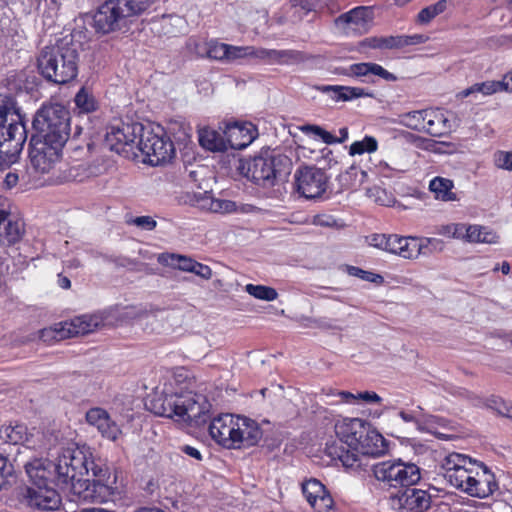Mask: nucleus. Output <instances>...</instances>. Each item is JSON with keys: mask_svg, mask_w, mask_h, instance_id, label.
I'll list each match as a JSON object with an SVG mask.
<instances>
[{"mask_svg": "<svg viewBox=\"0 0 512 512\" xmlns=\"http://www.w3.org/2000/svg\"><path fill=\"white\" fill-rule=\"evenodd\" d=\"M146 407L158 416L201 425L209 418L211 404L206 396L193 391H177L169 382L155 388Z\"/></svg>", "mask_w": 512, "mask_h": 512, "instance_id": "f257e3e1", "label": "nucleus"}, {"mask_svg": "<svg viewBox=\"0 0 512 512\" xmlns=\"http://www.w3.org/2000/svg\"><path fill=\"white\" fill-rule=\"evenodd\" d=\"M443 469L444 478L451 486L472 497L486 498L498 489L494 473L483 463L465 455H448Z\"/></svg>", "mask_w": 512, "mask_h": 512, "instance_id": "f03ea898", "label": "nucleus"}, {"mask_svg": "<svg viewBox=\"0 0 512 512\" xmlns=\"http://www.w3.org/2000/svg\"><path fill=\"white\" fill-rule=\"evenodd\" d=\"M78 49L67 37L41 49L37 57L39 73L49 82L66 84L78 74Z\"/></svg>", "mask_w": 512, "mask_h": 512, "instance_id": "7ed1b4c3", "label": "nucleus"}, {"mask_svg": "<svg viewBox=\"0 0 512 512\" xmlns=\"http://www.w3.org/2000/svg\"><path fill=\"white\" fill-rule=\"evenodd\" d=\"M27 139L23 117L11 95H0V164L17 161Z\"/></svg>", "mask_w": 512, "mask_h": 512, "instance_id": "20e7f679", "label": "nucleus"}, {"mask_svg": "<svg viewBox=\"0 0 512 512\" xmlns=\"http://www.w3.org/2000/svg\"><path fill=\"white\" fill-rule=\"evenodd\" d=\"M153 3L154 0H105L93 15V27L101 34L122 31L148 11Z\"/></svg>", "mask_w": 512, "mask_h": 512, "instance_id": "39448f33", "label": "nucleus"}, {"mask_svg": "<svg viewBox=\"0 0 512 512\" xmlns=\"http://www.w3.org/2000/svg\"><path fill=\"white\" fill-rule=\"evenodd\" d=\"M289 166L288 157L266 148L252 158L240 160L238 170L254 184L270 188L279 178L289 173Z\"/></svg>", "mask_w": 512, "mask_h": 512, "instance_id": "423d86ee", "label": "nucleus"}, {"mask_svg": "<svg viewBox=\"0 0 512 512\" xmlns=\"http://www.w3.org/2000/svg\"><path fill=\"white\" fill-rule=\"evenodd\" d=\"M32 126L36 138L65 145L70 135V113L61 104H44L37 110Z\"/></svg>", "mask_w": 512, "mask_h": 512, "instance_id": "0eeeda50", "label": "nucleus"}, {"mask_svg": "<svg viewBox=\"0 0 512 512\" xmlns=\"http://www.w3.org/2000/svg\"><path fill=\"white\" fill-rule=\"evenodd\" d=\"M372 471L379 482L393 488H409L421 479L419 466L400 458L376 463Z\"/></svg>", "mask_w": 512, "mask_h": 512, "instance_id": "6e6552de", "label": "nucleus"}, {"mask_svg": "<svg viewBox=\"0 0 512 512\" xmlns=\"http://www.w3.org/2000/svg\"><path fill=\"white\" fill-rule=\"evenodd\" d=\"M94 479H80L71 487L79 500L95 503H106L113 500L115 488L109 484L110 473L108 468L94 465L91 468Z\"/></svg>", "mask_w": 512, "mask_h": 512, "instance_id": "1a4fd4ad", "label": "nucleus"}, {"mask_svg": "<svg viewBox=\"0 0 512 512\" xmlns=\"http://www.w3.org/2000/svg\"><path fill=\"white\" fill-rule=\"evenodd\" d=\"M399 123L409 129L440 137L449 132L451 125L440 109L415 110L399 115Z\"/></svg>", "mask_w": 512, "mask_h": 512, "instance_id": "9d476101", "label": "nucleus"}, {"mask_svg": "<svg viewBox=\"0 0 512 512\" xmlns=\"http://www.w3.org/2000/svg\"><path fill=\"white\" fill-rule=\"evenodd\" d=\"M138 147L144 156L143 161L151 166L169 162L175 154L174 145L167 136L144 128L140 134Z\"/></svg>", "mask_w": 512, "mask_h": 512, "instance_id": "9b49d317", "label": "nucleus"}, {"mask_svg": "<svg viewBox=\"0 0 512 512\" xmlns=\"http://www.w3.org/2000/svg\"><path fill=\"white\" fill-rule=\"evenodd\" d=\"M64 145L50 143L49 141L32 137L29 157L32 168L40 173H49L62 156Z\"/></svg>", "mask_w": 512, "mask_h": 512, "instance_id": "f8f14e48", "label": "nucleus"}, {"mask_svg": "<svg viewBox=\"0 0 512 512\" xmlns=\"http://www.w3.org/2000/svg\"><path fill=\"white\" fill-rule=\"evenodd\" d=\"M296 191L306 199H316L327 189L326 173L314 166L300 167L294 174Z\"/></svg>", "mask_w": 512, "mask_h": 512, "instance_id": "ddd939ff", "label": "nucleus"}, {"mask_svg": "<svg viewBox=\"0 0 512 512\" xmlns=\"http://www.w3.org/2000/svg\"><path fill=\"white\" fill-rule=\"evenodd\" d=\"M434 250H441L443 242L437 238L402 237L393 234L390 253L404 259H416L420 255H428Z\"/></svg>", "mask_w": 512, "mask_h": 512, "instance_id": "4468645a", "label": "nucleus"}, {"mask_svg": "<svg viewBox=\"0 0 512 512\" xmlns=\"http://www.w3.org/2000/svg\"><path fill=\"white\" fill-rule=\"evenodd\" d=\"M374 13L370 6H358L335 19L336 28L346 36L367 33L373 22Z\"/></svg>", "mask_w": 512, "mask_h": 512, "instance_id": "2eb2a0df", "label": "nucleus"}, {"mask_svg": "<svg viewBox=\"0 0 512 512\" xmlns=\"http://www.w3.org/2000/svg\"><path fill=\"white\" fill-rule=\"evenodd\" d=\"M389 501L399 512H425L431 507L432 496L427 490L409 487L391 495Z\"/></svg>", "mask_w": 512, "mask_h": 512, "instance_id": "dca6fc26", "label": "nucleus"}, {"mask_svg": "<svg viewBox=\"0 0 512 512\" xmlns=\"http://www.w3.org/2000/svg\"><path fill=\"white\" fill-rule=\"evenodd\" d=\"M143 126L137 122L128 123L122 120L113 121L107 128L105 141L110 150L121 153L125 146L135 142Z\"/></svg>", "mask_w": 512, "mask_h": 512, "instance_id": "f3484780", "label": "nucleus"}, {"mask_svg": "<svg viewBox=\"0 0 512 512\" xmlns=\"http://www.w3.org/2000/svg\"><path fill=\"white\" fill-rule=\"evenodd\" d=\"M24 500L31 508L56 510L61 505V497L51 484L30 485L24 493Z\"/></svg>", "mask_w": 512, "mask_h": 512, "instance_id": "a211bd4d", "label": "nucleus"}, {"mask_svg": "<svg viewBox=\"0 0 512 512\" xmlns=\"http://www.w3.org/2000/svg\"><path fill=\"white\" fill-rule=\"evenodd\" d=\"M86 422L97 429L101 436L115 442L122 436L120 425L111 418L107 410L101 407H92L85 414Z\"/></svg>", "mask_w": 512, "mask_h": 512, "instance_id": "6ab92c4d", "label": "nucleus"}, {"mask_svg": "<svg viewBox=\"0 0 512 512\" xmlns=\"http://www.w3.org/2000/svg\"><path fill=\"white\" fill-rule=\"evenodd\" d=\"M367 429L368 421L361 418H343L335 424L336 436L352 450H356Z\"/></svg>", "mask_w": 512, "mask_h": 512, "instance_id": "aec40b11", "label": "nucleus"}, {"mask_svg": "<svg viewBox=\"0 0 512 512\" xmlns=\"http://www.w3.org/2000/svg\"><path fill=\"white\" fill-rule=\"evenodd\" d=\"M302 493L316 512H328L333 507V498L325 486L311 478L302 483Z\"/></svg>", "mask_w": 512, "mask_h": 512, "instance_id": "412c9836", "label": "nucleus"}, {"mask_svg": "<svg viewBox=\"0 0 512 512\" xmlns=\"http://www.w3.org/2000/svg\"><path fill=\"white\" fill-rule=\"evenodd\" d=\"M236 422L237 416L232 414H222L215 417L209 425L211 437L223 447L235 449L233 437L235 436Z\"/></svg>", "mask_w": 512, "mask_h": 512, "instance_id": "4be33fe9", "label": "nucleus"}, {"mask_svg": "<svg viewBox=\"0 0 512 512\" xmlns=\"http://www.w3.org/2000/svg\"><path fill=\"white\" fill-rule=\"evenodd\" d=\"M224 135L226 137L227 150H242L249 146L257 137L256 127L249 122L239 124L233 123L227 125Z\"/></svg>", "mask_w": 512, "mask_h": 512, "instance_id": "5701e85b", "label": "nucleus"}, {"mask_svg": "<svg viewBox=\"0 0 512 512\" xmlns=\"http://www.w3.org/2000/svg\"><path fill=\"white\" fill-rule=\"evenodd\" d=\"M233 444L235 449L256 445L262 438L258 423L246 417L237 416Z\"/></svg>", "mask_w": 512, "mask_h": 512, "instance_id": "b1692460", "label": "nucleus"}, {"mask_svg": "<svg viewBox=\"0 0 512 512\" xmlns=\"http://www.w3.org/2000/svg\"><path fill=\"white\" fill-rule=\"evenodd\" d=\"M105 317L102 313H95L91 315H82L75 317L70 321L64 322V330L69 338L76 337L79 335H85L91 333L103 326Z\"/></svg>", "mask_w": 512, "mask_h": 512, "instance_id": "393cba45", "label": "nucleus"}, {"mask_svg": "<svg viewBox=\"0 0 512 512\" xmlns=\"http://www.w3.org/2000/svg\"><path fill=\"white\" fill-rule=\"evenodd\" d=\"M388 450V445L385 438L374 429L368 422V429L360 440L355 452L363 455L380 457L384 455Z\"/></svg>", "mask_w": 512, "mask_h": 512, "instance_id": "a878e982", "label": "nucleus"}, {"mask_svg": "<svg viewBox=\"0 0 512 512\" xmlns=\"http://www.w3.org/2000/svg\"><path fill=\"white\" fill-rule=\"evenodd\" d=\"M25 470L30 480V485L51 484L54 466L48 459H34L25 464Z\"/></svg>", "mask_w": 512, "mask_h": 512, "instance_id": "bb28decb", "label": "nucleus"}, {"mask_svg": "<svg viewBox=\"0 0 512 512\" xmlns=\"http://www.w3.org/2000/svg\"><path fill=\"white\" fill-rule=\"evenodd\" d=\"M316 90L328 95L332 100L336 102H345L356 98L372 96V93L368 92L364 88L341 85H318L316 86Z\"/></svg>", "mask_w": 512, "mask_h": 512, "instance_id": "cd10ccee", "label": "nucleus"}, {"mask_svg": "<svg viewBox=\"0 0 512 512\" xmlns=\"http://www.w3.org/2000/svg\"><path fill=\"white\" fill-rule=\"evenodd\" d=\"M69 450L73 464L71 471L73 473L74 484L85 475H89L91 468L97 464L91 459V454L85 446H71L69 447Z\"/></svg>", "mask_w": 512, "mask_h": 512, "instance_id": "c85d7f7f", "label": "nucleus"}, {"mask_svg": "<svg viewBox=\"0 0 512 512\" xmlns=\"http://www.w3.org/2000/svg\"><path fill=\"white\" fill-rule=\"evenodd\" d=\"M345 443L341 440H331L325 445V454L333 461H340L341 464L346 468H352L355 465H359V457L355 450L344 446Z\"/></svg>", "mask_w": 512, "mask_h": 512, "instance_id": "c756f323", "label": "nucleus"}, {"mask_svg": "<svg viewBox=\"0 0 512 512\" xmlns=\"http://www.w3.org/2000/svg\"><path fill=\"white\" fill-rule=\"evenodd\" d=\"M24 222L9 213L0 228V242L6 241L8 244L18 242L24 234Z\"/></svg>", "mask_w": 512, "mask_h": 512, "instance_id": "7c9ffc66", "label": "nucleus"}, {"mask_svg": "<svg viewBox=\"0 0 512 512\" xmlns=\"http://www.w3.org/2000/svg\"><path fill=\"white\" fill-rule=\"evenodd\" d=\"M55 477L60 484L73 485L72 459L69 447L62 449L57 457L56 463H53Z\"/></svg>", "mask_w": 512, "mask_h": 512, "instance_id": "2f4dec72", "label": "nucleus"}, {"mask_svg": "<svg viewBox=\"0 0 512 512\" xmlns=\"http://www.w3.org/2000/svg\"><path fill=\"white\" fill-rule=\"evenodd\" d=\"M200 145L210 151H226V137L211 128H201L198 132Z\"/></svg>", "mask_w": 512, "mask_h": 512, "instance_id": "473e14b6", "label": "nucleus"}, {"mask_svg": "<svg viewBox=\"0 0 512 512\" xmlns=\"http://www.w3.org/2000/svg\"><path fill=\"white\" fill-rule=\"evenodd\" d=\"M453 188V181L443 177H435L429 183V189L434 193L435 198L446 202L457 199L456 194L452 191Z\"/></svg>", "mask_w": 512, "mask_h": 512, "instance_id": "72a5a7b5", "label": "nucleus"}, {"mask_svg": "<svg viewBox=\"0 0 512 512\" xmlns=\"http://www.w3.org/2000/svg\"><path fill=\"white\" fill-rule=\"evenodd\" d=\"M467 242L496 244L499 236L491 229L480 225H468Z\"/></svg>", "mask_w": 512, "mask_h": 512, "instance_id": "f704fd0d", "label": "nucleus"}, {"mask_svg": "<svg viewBox=\"0 0 512 512\" xmlns=\"http://www.w3.org/2000/svg\"><path fill=\"white\" fill-rule=\"evenodd\" d=\"M158 261L161 264L171 266L175 269H179L184 272H192L196 260L191 257L174 254V253H162L158 257Z\"/></svg>", "mask_w": 512, "mask_h": 512, "instance_id": "c9c22d12", "label": "nucleus"}, {"mask_svg": "<svg viewBox=\"0 0 512 512\" xmlns=\"http://www.w3.org/2000/svg\"><path fill=\"white\" fill-rule=\"evenodd\" d=\"M0 437L7 443L23 444L28 440V429L24 424H15L2 427Z\"/></svg>", "mask_w": 512, "mask_h": 512, "instance_id": "e433bc0d", "label": "nucleus"}, {"mask_svg": "<svg viewBox=\"0 0 512 512\" xmlns=\"http://www.w3.org/2000/svg\"><path fill=\"white\" fill-rule=\"evenodd\" d=\"M407 40L399 36H387V37H370L363 41L364 45H367L373 49H394L402 48L407 44Z\"/></svg>", "mask_w": 512, "mask_h": 512, "instance_id": "4c0bfd02", "label": "nucleus"}, {"mask_svg": "<svg viewBox=\"0 0 512 512\" xmlns=\"http://www.w3.org/2000/svg\"><path fill=\"white\" fill-rule=\"evenodd\" d=\"M303 59V54L300 51L273 49L270 65H292L301 62Z\"/></svg>", "mask_w": 512, "mask_h": 512, "instance_id": "58836bf2", "label": "nucleus"}, {"mask_svg": "<svg viewBox=\"0 0 512 512\" xmlns=\"http://www.w3.org/2000/svg\"><path fill=\"white\" fill-rule=\"evenodd\" d=\"M300 130L307 136L314 140H321L323 143L331 145L336 144V136L329 131H326L321 126L307 124L300 127Z\"/></svg>", "mask_w": 512, "mask_h": 512, "instance_id": "ea45409f", "label": "nucleus"}, {"mask_svg": "<svg viewBox=\"0 0 512 512\" xmlns=\"http://www.w3.org/2000/svg\"><path fill=\"white\" fill-rule=\"evenodd\" d=\"M501 85L499 81H485L481 83H476L471 87L463 90L460 95L462 97H468L474 93H481L485 96L495 94L497 92H501Z\"/></svg>", "mask_w": 512, "mask_h": 512, "instance_id": "a19ab883", "label": "nucleus"}, {"mask_svg": "<svg viewBox=\"0 0 512 512\" xmlns=\"http://www.w3.org/2000/svg\"><path fill=\"white\" fill-rule=\"evenodd\" d=\"M74 102L79 113H90L95 111L97 108L95 98L85 88H81L77 92Z\"/></svg>", "mask_w": 512, "mask_h": 512, "instance_id": "79ce46f5", "label": "nucleus"}, {"mask_svg": "<svg viewBox=\"0 0 512 512\" xmlns=\"http://www.w3.org/2000/svg\"><path fill=\"white\" fill-rule=\"evenodd\" d=\"M245 291L254 298L264 301H274L278 297L274 288L265 285L247 284Z\"/></svg>", "mask_w": 512, "mask_h": 512, "instance_id": "37998d69", "label": "nucleus"}, {"mask_svg": "<svg viewBox=\"0 0 512 512\" xmlns=\"http://www.w3.org/2000/svg\"><path fill=\"white\" fill-rule=\"evenodd\" d=\"M378 148L377 140L372 136H365L360 141H355L350 145L349 154L351 156L361 155L363 153H373Z\"/></svg>", "mask_w": 512, "mask_h": 512, "instance_id": "c03bdc74", "label": "nucleus"}, {"mask_svg": "<svg viewBox=\"0 0 512 512\" xmlns=\"http://www.w3.org/2000/svg\"><path fill=\"white\" fill-rule=\"evenodd\" d=\"M39 338L44 342L50 343L53 341H61L69 337L64 330V322H60L52 327L40 330Z\"/></svg>", "mask_w": 512, "mask_h": 512, "instance_id": "a18cd8bd", "label": "nucleus"}, {"mask_svg": "<svg viewBox=\"0 0 512 512\" xmlns=\"http://www.w3.org/2000/svg\"><path fill=\"white\" fill-rule=\"evenodd\" d=\"M447 7L446 0H440L437 3L423 8L418 14V20L422 23H428L433 18L443 13Z\"/></svg>", "mask_w": 512, "mask_h": 512, "instance_id": "49530a36", "label": "nucleus"}, {"mask_svg": "<svg viewBox=\"0 0 512 512\" xmlns=\"http://www.w3.org/2000/svg\"><path fill=\"white\" fill-rule=\"evenodd\" d=\"M345 271L347 272L348 275L357 277V278L367 281V282H372V283H382L383 282V277L381 275L370 272V271L363 270L356 266L347 265L345 267Z\"/></svg>", "mask_w": 512, "mask_h": 512, "instance_id": "de8ad7c7", "label": "nucleus"}, {"mask_svg": "<svg viewBox=\"0 0 512 512\" xmlns=\"http://www.w3.org/2000/svg\"><path fill=\"white\" fill-rule=\"evenodd\" d=\"M228 44L211 41L208 44L207 56L211 59L226 62L228 58Z\"/></svg>", "mask_w": 512, "mask_h": 512, "instance_id": "09e8293b", "label": "nucleus"}, {"mask_svg": "<svg viewBox=\"0 0 512 512\" xmlns=\"http://www.w3.org/2000/svg\"><path fill=\"white\" fill-rule=\"evenodd\" d=\"M493 161L497 168L512 172V151H496Z\"/></svg>", "mask_w": 512, "mask_h": 512, "instance_id": "8fccbe9b", "label": "nucleus"}, {"mask_svg": "<svg viewBox=\"0 0 512 512\" xmlns=\"http://www.w3.org/2000/svg\"><path fill=\"white\" fill-rule=\"evenodd\" d=\"M489 407L495 410L499 415L512 420V403L501 398H492L489 400Z\"/></svg>", "mask_w": 512, "mask_h": 512, "instance_id": "3c124183", "label": "nucleus"}, {"mask_svg": "<svg viewBox=\"0 0 512 512\" xmlns=\"http://www.w3.org/2000/svg\"><path fill=\"white\" fill-rule=\"evenodd\" d=\"M250 46H234L228 44L227 63H233L242 59L250 58Z\"/></svg>", "mask_w": 512, "mask_h": 512, "instance_id": "603ef678", "label": "nucleus"}, {"mask_svg": "<svg viewBox=\"0 0 512 512\" xmlns=\"http://www.w3.org/2000/svg\"><path fill=\"white\" fill-rule=\"evenodd\" d=\"M60 5L59 0H39L38 8L43 11V16L53 21L58 14Z\"/></svg>", "mask_w": 512, "mask_h": 512, "instance_id": "864d4df0", "label": "nucleus"}, {"mask_svg": "<svg viewBox=\"0 0 512 512\" xmlns=\"http://www.w3.org/2000/svg\"><path fill=\"white\" fill-rule=\"evenodd\" d=\"M392 237L391 235L386 234H373L369 238V244L373 247L382 249L390 253L391 245H392Z\"/></svg>", "mask_w": 512, "mask_h": 512, "instance_id": "5fc2aeb1", "label": "nucleus"}, {"mask_svg": "<svg viewBox=\"0 0 512 512\" xmlns=\"http://www.w3.org/2000/svg\"><path fill=\"white\" fill-rule=\"evenodd\" d=\"M89 176L87 169L84 165L79 164L70 167L67 170L66 178L71 181L82 182L85 178Z\"/></svg>", "mask_w": 512, "mask_h": 512, "instance_id": "6e6d98bb", "label": "nucleus"}, {"mask_svg": "<svg viewBox=\"0 0 512 512\" xmlns=\"http://www.w3.org/2000/svg\"><path fill=\"white\" fill-rule=\"evenodd\" d=\"M370 76L380 77L388 82H394L397 77L377 63H370Z\"/></svg>", "mask_w": 512, "mask_h": 512, "instance_id": "4d7b16f0", "label": "nucleus"}, {"mask_svg": "<svg viewBox=\"0 0 512 512\" xmlns=\"http://www.w3.org/2000/svg\"><path fill=\"white\" fill-rule=\"evenodd\" d=\"M211 210L220 213H230L236 210V204L230 200L217 199L212 201Z\"/></svg>", "mask_w": 512, "mask_h": 512, "instance_id": "13d9d810", "label": "nucleus"}, {"mask_svg": "<svg viewBox=\"0 0 512 512\" xmlns=\"http://www.w3.org/2000/svg\"><path fill=\"white\" fill-rule=\"evenodd\" d=\"M273 49L250 46V58L259 59L270 65Z\"/></svg>", "mask_w": 512, "mask_h": 512, "instance_id": "bf43d9fd", "label": "nucleus"}, {"mask_svg": "<svg viewBox=\"0 0 512 512\" xmlns=\"http://www.w3.org/2000/svg\"><path fill=\"white\" fill-rule=\"evenodd\" d=\"M370 63H356L349 66L348 75L355 77H370Z\"/></svg>", "mask_w": 512, "mask_h": 512, "instance_id": "052dcab7", "label": "nucleus"}, {"mask_svg": "<svg viewBox=\"0 0 512 512\" xmlns=\"http://www.w3.org/2000/svg\"><path fill=\"white\" fill-rule=\"evenodd\" d=\"M133 225H136L137 227H140L141 229L151 231L153 230L157 222L150 216H138L131 220L130 222Z\"/></svg>", "mask_w": 512, "mask_h": 512, "instance_id": "680f3d73", "label": "nucleus"}, {"mask_svg": "<svg viewBox=\"0 0 512 512\" xmlns=\"http://www.w3.org/2000/svg\"><path fill=\"white\" fill-rule=\"evenodd\" d=\"M292 9L294 14H298V17L301 19L313 10V5L308 0L300 1L299 3L292 2Z\"/></svg>", "mask_w": 512, "mask_h": 512, "instance_id": "e2e57ef3", "label": "nucleus"}, {"mask_svg": "<svg viewBox=\"0 0 512 512\" xmlns=\"http://www.w3.org/2000/svg\"><path fill=\"white\" fill-rule=\"evenodd\" d=\"M312 223L321 227H334L337 225L336 219L333 216L326 214L314 216Z\"/></svg>", "mask_w": 512, "mask_h": 512, "instance_id": "0e129e2a", "label": "nucleus"}, {"mask_svg": "<svg viewBox=\"0 0 512 512\" xmlns=\"http://www.w3.org/2000/svg\"><path fill=\"white\" fill-rule=\"evenodd\" d=\"M357 402L362 401L364 403L372 404V403H379L382 399L381 397L373 391H363L358 392L356 394Z\"/></svg>", "mask_w": 512, "mask_h": 512, "instance_id": "69168bd1", "label": "nucleus"}, {"mask_svg": "<svg viewBox=\"0 0 512 512\" xmlns=\"http://www.w3.org/2000/svg\"><path fill=\"white\" fill-rule=\"evenodd\" d=\"M191 273H194L205 280H208L212 277L211 268L208 265L202 264L197 261L195 262L194 270Z\"/></svg>", "mask_w": 512, "mask_h": 512, "instance_id": "338daca9", "label": "nucleus"}, {"mask_svg": "<svg viewBox=\"0 0 512 512\" xmlns=\"http://www.w3.org/2000/svg\"><path fill=\"white\" fill-rule=\"evenodd\" d=\"M499 82L502 91L512 93V70L507 72Z\"/></svg>", "mask_w": 512, "mask_h": 512, "instance_id": "774afa93", "label": "nucleus"}]
</instances>
